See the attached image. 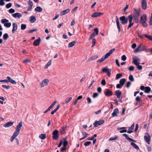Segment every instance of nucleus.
<instances>
[{"label":"nucleus","mask_w":152,"mask_h":152,"mask_svg":"<svg viewBox=\"0 0 152 152\" xmlns=\"http://www.w3.org/2000/svg\"><path fill=\"white\" fill-rule=\"evenodd\" d=\"M119 19L121 21V23L123 25H125L127 24L128 20L129 24L127 27L128 29L131 27L134 24L132 22L133 16L132 15H129L128 18H126L124 15L123 16L120 18Z\"/></svg>","instance_id":"nucleus-1"},{"label":"nucleus","mask_w":152,"mask_h":152,"mask_svg":"<svg viewBox=\"0 0 152 152\" xmlns=\"http://www.w3.org/2000/svg\"><path fill=\"white\" fill-rule=\"evenodd\" d=\"M147 20V16L146 14H144L142 15L141 16L139 23L142 24L144 27H146L148 26L147 23H146Z\"/></svg>","instance_id":"nucleus-2"},{"label":"nucleus","mask_w":152,"mask_h":152,"mask_svg":"<svg viewBox=\"0 0 152 152\" xmlns=\"http://www.w3.org/2000/svg\"><path fill=\"white\" fill-rule=\"evenodd\" d=\"M49 80L47 79H45L43 80L40 83L42 87H43L47 85L49 83Z\"/></svg>","instance_id":"nucleus-3"},{"label":"nucleus","mask_w":152,"mask_h":152,"mask_svg":"<svg viewBox=\"0 0 152 152\" xmlns=\"http://www.w3.org/2000/svg\"><path fill=\"white\" fill-rule=\"evenodd\" d=\"M145 141L148 144H150L151 139L150 135L148 133H146L144 137Z\"/></svg>","instance_id":"nucleus-4"},{"label":"nucleus","mask_w":152,"mask_h":152,"mask_svg":"<svg viewBox=\"0 0 152 152\" xmlns=\"http://www.w3.org/2000/svg\"><path fill=\"white\" fill-rule=\"evenodd\" d=\"M104 123V120H100L99 121H96L94 123V125L95 127H97L99 125L102 124Z\"/></svg>","instance_id":"nucleus-5"},{"label":"nucleus","mask_w":152,"mask_h":152,"mask_svg":"<svg viewBox=\"0 0 152 152\" xmlns=\"http://www.w3.org/2000/svg\"><path fill=\"white\" fill-rule=\"evenodd\" d=\"M58 131L57 130H54L53 133V137L55 140H57L58 138Z\"/></svg>","instance_id":"nucleus-6"},{"label":"nucleus","mask_w":152,"mask_h":152,"mask_svg":"<svg viewBox=\"0 0 152 152\" xmlns=\"http://www.w3.org/2000/svg\"><path fill=\"white\" fill-rule=\"evenodd\" d=\"M144 47H142L141 45H140L134 51V53H139L143 50Z\"/></svg>","instance_id":"nucleus-7"},{"label":"nucleus","mask_w":152,"mask_h":152,"mask_svg":"<svg viewBox=\"0 0 152 152\" xmlns=\"http://www.w3.org/2000/svg\"><path fill=\"white\" fill-rule=\"evenodd\" d=\"M103 14V13L96 12L92 14L91 15V17L92 18H96L100 16Z\"/></svg>","instance_id":"nucleus-8"},{"label":"nucleus","mask_w":152,"mask_h":152,"mask_svg":"<svg viewBox=\"0 0 152 152\" xmlns=\"http://www.w3.org/2000/svg\"><path fill=\"white\" fill-rule=\"evenodd\" d=\"M133 62L136 65H138L140 64V59L138 58H133Z\"/></svg>","instance_id":"nucleus-9"},{"label":"nucleus","mask_w":152,"mask_h":152,"mask_svg":"<svg viewBox=\"0 0 152 152\" xmlns=\"http://www.w3.org/2000/svg\"><path fill=\"white\" fill-rule=\"evenodd\" d=\"M116 22V25L117 27V28L118 30V32H120L121 31V28L120 27V25L118 20V18L117 16L115 17Z\"/></svg>","instance_id":"nucleus-10"},{"label":"nucleus","mask_w":152,"mask_h":152,"mask_svg":"<svg viewBox=\"0 0 152 152\" xmlns=\"http://www.w3.org/2000/svg\"><path fill=\"white\" fill-rule=\"evenodd\" d=\"M113 93V92L112 91L108 89H106V91L104 92V95L108 96L112 95Z\"/></svg>","instance_id":"nucleus-11"},{"label":"nucleus","mask_w":152,"mask_h":152,"mask_svg":"<svg viewBox=\"0 0 152 152\" xmlns=\"http://www.w3.org/2000/svg\"><path fill=\"white\" fill-rule=\"evenodd\" d=\"M142 8V9L145 10L147 8V2L146 0H142L141 2Z\"/></svg>","instance_id":"nucleus-12"},{"label":"nucleus","mask_w":152,"mask_h":152,"mask_svg":"<svg viewBox=\"0 0 152 152\" xmlns=\"http://www.w3.org/2000/svg\"><path fill=\"white\" fill-rule=\"evenodd\" d=\"M12 16L15 18H18L20 19L22 16V15L18 12L15 13L12 15Z\"/></svg>","instance_id":"nucleus-13"},{"label":"nucleus","mask_w":152,"mask_h":152,"mask_svg":"<svg viewBox=\"0 0 152 152\" xmlns=\"http://www.w3.org/2000/svg\"><path fill=\"white\" fill-rule=\"evenodd\" d=\"M12 27L13 28L12 30V33H14L18 29V25L17 23H12Z\"/></svg>","instance_id":"nucleus-14"},{"label":"nucleus","mask_w":152,"mask_h":152,"mask_svg":"<svg viewBox=\"0 0 152 152\" xmlns=\"http://www.w3.org/2000/svg\"><path fill=\"white\" fill-rule=\"evenodd\" d=\"M117 114H119V110L117 108L114 109L113 112L112 113V115L113 117L117 116H118Z\"/></svg>","instance_id":"nucleus-15"},{"label":"nucleus","mask_w":152,"mask_h":152,"mask_svg":"<svg viewBox=\"0 0 152 152\" xmlns=\"http://www.w3.org/2000/svg\"><path fill=\"white\" fill-rule=\"evenodd\" d=\"M41 39L40 37H39L38 39H37L35 40L33 42V45L34 46H38L40 42Z\"/></svg>","instance_id":"nucleus-16"},{"label":"nucleus","mask_w":152,"mask_h":152,"mask_svg":"<svg viewBox=\"0 0 152 152\" xmlns=\"http://www.w3.org/2000/svg\"><path fill=\"white\" fill-rule=\"evenodd\" d=\"M115 49L113 48L110 50L108 53H107L106 55H104L102 57H108L111 54L115 51Z\"/></svg>","instance_id":"nucleus-17"},{"label":"nucleus","mask_w":152,"mask_h":152,"mask_svg":"<svg viewBox=\"0 0 152 152\" xmlns=\"http://www.w3.org/2000/svg\"><path fill=\"white\" fill-rule=\"evenodd\" d=\"M122 135L123 136L125 137V138L129 141H133L134 142H136L135 140L129 137L128 134H123Z\"/></svg>","instance_id":"nucleus-18"},{"label":"nucleus","mask_w":152,"mask_h":152,"mask_svg":"<svg viewBox=\"0 0 152 152\" xmlns=\"http://www.w3.org/2000/svg\"><path fill=\"white\" fill-rule=\"evenodd\" d=\"M23 126L22 123V122H19L16 128V130H18L19 131H20V130L21 129L22 127Z\"/></svg>","instance_id":"nucleus-19"},{"label":"nucleus","mask_w":152,"mask_h":152,"mask_svg":"<svg viewBox=\"0 0 152 152\" xmlns=\"http://www.w3.org/2000/svg\"><path fill=\"white\" fill-rule=\"evenodd\" d=\"M13 124V122L9 121L3 125V126L5 127H8L12 126Z\"/></svg>","instance_id":"nucleus-20"},{"label":"nucleus","mask_w":152,"mask_h":152,"mask_svg":"<svg viewBox=\"0 0 152 152\" xmlns=\"http://www.w3.org/2000/svg\"><path fill=\"white\" fill-rule=\"evenodd\" d=\"M28 4L30 6H29L28 7L27 10L29 11L31 10L32 8V7L33 6V3L32 1L31 0H30L28 1Z\"/></svg>","instance_id":"nucleus-21"},{"label":"nucleus","mask_w":152,"mask_h":152,"mask_svg":"<svg viewBox=\"0 0 152 152\" xmlns=\"http://www.w3.org/2000/svg\"><path fill=\"white\" fill-rule=\"evenodd\" d=\"M7 79L8 80V82H10L11 83L13 84H16V81L12 79L10 77L7 76Z\"/></svg>","instance_id":"nucleus-22"},{"label":"nucleus","mask_w":152,"mask_h":152,"mask_svg":"<svg viewBox=\"0 0 152 152\" xmlns=\"http://www.w3.org/2000/svg\"><path fill=\"white\" fill-rule=\"evenodd\" d=\"M36 20V17L34 16H31L30 17V21L31 23H34Z\"/></svg>","instance_id":"nucleus-23"},{"label":"nucleus","mask_w":152,"mask_h":152,"mask_svg":"<svg viewBox=\"0 0 152 152\" xmlns=\"http://www.w3.org/2000/svg\"><path fill=\"white\" fill-rule=\"evenodd\" d=\"M134 124H132V125L131 127L129 128V131L127 132L128 133L130 134V133H132V132H133V131H131V130H132L133 129L134 127Z\"/></svg>","instance_id":"nucleus-24"},{"label":"nucleus","mask_w":152,"mask_h":152,"mask_svg":"<svg viewBox=\"0 0 152 152\" xmlns=\"http://www.w3.org/2000/svg\"><path fill=\"white\" fill-rule=\"evenodd\" d=\"M121 94V92L119 90L116 91H115V95L117 96L118 98H120Z\"/></svg>","instance_id":"nucleus-25"},{"label":"nucleus","mask_w":152,"mask_h":152,"mask_svg":"<svg viewBox=\"0 0 152 152\" xmlns=\"http://www.w3.org/2000/svg\"><path fill=\"white\" fill-rule=\"evenodd\" d=\"M66 126L62 127L61 128L60 130V133L61 134H63L65 132V129L66 128Z\"/></svg>","instance_id":"nucleus-26"},{"label":"nucleus","mask_w":152,"mask_h":152,"mask_svg":"<svg viewBox=\"0 0 152 152\" xmlns=\"http://www.w3.org/2000/svg\"><path fill=\"white\" fill-rule=\"evenodd\" d=\"M70 12V10L69 9H67L66 10H63L61 12V15H64L66 14L69 13Z\"/></svg>","instance_id":"nucleus-27"},{"label":"nucleus","mask_w":152,"mask_h":152,"mask_svg":"<svg viewBox=\"0 0 152 152\" xmlns=\"http://www.w3.org/2000/svg\"><path fill=\"white\" fill-rule=\"evenodd\" d=\"M62 140L64 146L65 147L68 144V142L65 138L63 139Z\"/></svg>","instance_id":"nucleus-28"},{"label":"nucleus","mask_w":152,"mask_h":152,"mask_svg":"<svg viewBox=\"0 0 152 152\" xmlns=\"http://www.w3.org/2000/svg\"><path fill=\"white\" fill-rule=\"evenodd\" d=\"M126 81V80L125 78H123L121 79L119 81V83L122 86H123L125 82Z\"/></svg>","instance_id":"nucleus-29"},{"label":"nucleus","mask_w":152,"mask_h":152,"mask_svg":"<svg viewBox=\"0 0 152 152\" xmlns=\"http://www.w3.org/2000/svg\"><path fill=\"white\" fill-rule=\"evenodd\" d=\"M42 8L40 7H37L35 9V10L38 12H41L42 11Z\"/></svg>","instance_id":"nucleus-30"},{"label":"nucleus","mask_w":152,"mask_h":152,"mask_svg":"<svg viewBox=\"0 0 152 152\" xmlns=\"http://www.w3.org/2000/svg\"><path fill=\"white\" fill-rule=\"evenodd\" d=\"M131 145L135 149L137 150L139 149V147L138 146L134 143L132 142H131Z\"/></svg>","instance_id":"nucleus-31"},{"label":"nucleus","mask_w":152,"mask_h":152,"mask_svg":"<svg viewBox=\"0 0 152 152\" xmlns=\"http://www.w3.org/2000/svg\"><path fill=\"white\" fill-rule=\"evenodd\" d=\"M51 64V60H50L44 66L45 69L47 68Z\"/></svg>","instance_id":"nucleus-32"},{"label":"nucleus","mask_w":152,"mask_h":152,"mask_svg":"<svg viewBox=\"0 0 152 152\" xmlns=\"http://www.w3.org/2000/svg\"><path fill=\"white\" fill-rule=\"evenodd\" d=\"M151 91L150 88L149 87H145V90L144 91L146 93H148Z\"/></svg>","instance_id":"nucleus-33"},{"label":"nucleus","mask_w":152,"mask_h":152,"mask_svg":"<svg viewBox=\"0 0 152 152\" xmlns=\"http://www.w3.org/2000/svg\"><path fill=\"white\" fill-rule=\"evenodd\" d=\"M76 43V42L75 41H73L71 42H70L68 45V47H71L75 45Z\"/></svg>","instance_id":"nucleus-34"},{"label":"nucleus","mask_w":152,"mask_h":152,"mask_svg":"<svg viewBox=\"0 0 152 152\" xmlns=\"http://www.w3.org/2000/svg\"><path fill=\"white\" fill-rule=\"evenodd\" d=\"M20 132L16 130L14 133L13 135L16 137L19 134Z\"/></svg>","instance_id":"nucleus-35"},{"label":"nucleus","mask_w":152,"mask_h":152,"mask_svg":"<svg viewBox=\"0 0 152 152\" xmlns=\"http://www.w3.org/2000/svg\"><path fill=\"white\" fill-rule=\"evenodd\" d=\"M56 100L54 102H53V103H52V104L48 108V109H49V110H50L51 108H53V107L56 104Z\"/></svg>","instance_id":"nucleus-36"},{"label":"nucleus","mask_w":152,"mask_h":152,"mask_svg":"<svg viewBox=\"0 0 152 152\" xmlns=\"http://www.w3.org/2000/svg\"><path fill=\"white\" fill-rule=\"evenodd\" d=\"M56 100L54 102H53V103H52V104L48 108V109H49V110H50L51 108H53V107L56 104Z\"/></svg>","instance_id":"nucleus-37"},{"label":"nucleus","mask_w":152,"mask_h":152,"mask_svg":"<svg viewBox=\"0 0 152 152\" xmlns=\"http://www.w3.org/2000/svg\"><path fill=\"white\" fill-rule=\"evenodd\" d=\"M56 100L54 102H53V103H52V104L48 108V109H49V110H50L51 108H53V107L56 104Z\"/></svg>","instance_id":"nucleus-38"},{"label":"nucleus","mask_w":152,"mask_h":152,"mask_svg":"<svg viewBox=\"0 0 152 152\" xmlns=\"http://www.w3.org/2000/svg\"><path fill=\"white\" fill-rule=\"evenodd\" d=\"M133 18H134L135 22V23H138V22H139V19L137 17L136 15H134L133 16Z\"/></svg>","instance_id":"nucleus-39"},{"label":"nucleus","mask_w":152,"mask_h":152,"mask_svg":"<svg viewBox=\"0 0 152 152\" xmlns=\"http://www.w3.org/2000/svg\"><path fill=\"white\" fill-rule=\"evenodd\" d=\"M96 36L95 34L94 33V32H93L92 34L90 36L89 38H88V40L90 41L91 39H93L94 37H95Z\"/></svg>","instance_id":"nucleus-40"},{"label":"nucleus","mask_w":152,"mask_h":152,"mask_svg":"<svg viewBox=\"0 0 152 152\" xmlns=\"http://www.w3.org/2000/svg\"><path fill=\"white\" fill-rule=\"evenodd\" d=\"M134 11L138 16L140 15V12L139 10H137L136 8H135L134 9Z\"/></svg>","instance_id":"nucleus-41"},{"label":"nucleus","mask_w":152,"mask_h":152,"mask_svg":"<svg viewBox=\"0 0 152 152\" xmlns=\"http://www.w3.org/2000/svg\"><path fill=\"white\" fill-rule=\"evenodd\" d=\"M39 138L42 140H44L46 138V135L45 134H41L39 136Z\"/></svg>","instance_id":"nucleus-42"},{"label":"nucleus","mask_w":152,"mask_h":152,"mask_svg":"<svg viewBox=\"0 0 152 152\" xmlns=\"http://www.w3.org/2000/svg\"><path fill=\"white\" fill-rule=\"evenodd\" d=\"M144 36L149 40H152V36H151L148 35L147 34H144Z\"/></svg>","instance_id":"nucleus-43"},{"label":"nucleus","mask_w":152,"mask_h":152,"mask_svg":"<svg viewBox=\"0 0 152 152\" xmlns=\"http://www.w3.org/2000/svg\"><path fill=\"white\" fill-rule=\"evenodd\" d=\"M3 39L4 40H7L9 37V36L7 33H5L3 36Z\"/></svg>","instance_id":"nucleus-44"},{"label":"nucleus","mask_w":152,"mask_h":152,"mask_svg":"<svg viewBox=\"0 0 152 152\" xmlns=\"http://www.w3.org/2000/svg\"><path fill=\"white\" fill-rule=\"evenodd\" d=\"M11 25L10 23H5L4 24V26L7 28L10 27Z\"/></svg>","instance_id":"nucleus-45"},{"label":"nucleus","mask_w":152,"mask_h":152,"mask_svg":"<svg viewBox=\"0 0 152 152\" xmlns=\"http://www.w3.org/2000/svg\"><path fill=\"white\" fill-rule=\"evenodd\" d=\"M72 99V97H69L68 99H66L65 100V104H67Z\"/></svg>","instance_id":"nucleus-46"},{"label":"nucleus","mask_w":152,"mask_h":152,"mask_svg":"<svg viewBox=\"0 0 152 152\" xmlns=\"http://www.w3.org/2000/svg\"><path fill=\"white\" fill-rule=\"evenodd\" d=\"M110 69H108L107 68L105 67L103 68L102 69V71L103 72H108L109 70H110Z\"/></svg>","instance_id":"nucleus-47"},{"label":"nucleus","mask_w":152,"mask_h":152,"mask_svg":"<svg viewBox=\"0 0 152 152\" xmlns=\"http://www.w3.org/2000/svg\"><path fill=\"white\" fill-rule=\"evenodd\" d=\"M122 76V74H121L118 73L117 74L116 77V79H118L120 78Z\"/></svg>","instance_id":"nucleus-48"},{"label":"nucleus","mask_w":152,"mask_h":152,"mask_svg":"<svg viewBox=\"0 0 152 152\" xmlns=\"http://www.w3.org/2000/svg\"><path fill=\"white\" fill-rule=\"evenodd\" d=\"M31 60L29 59H26L23 61V62L26 64L28 63H30L31 62Z\"/></svg>","instance_id":"nucleus-49"},{"label":"nucleus","mask_w":152,"mask_h":152,"mask_svg":"<svg viewBox=\"0 0 152 152\" xmlns=\"http://www.w3.org/2000/svg\"><path fill=\"white\" fill-rule=\"evenodd\" d=\"M26 24H22L21 26V29L22 30H24L26 28Z\"/></svg>","instance_id":"nucleus-50"},{"label":"nucleus","mask_w":152,"mask_h":152,"mask_svg":"<svg viewBox=\"0 0 152 152\" xmlns=\"http://www.w3.org/2000/svg\"><path fill=\"white\" fill-rule=\"evenodd\" d=\"M37 29H32L28 31V32L29 33H32L34 32L37 31Z\"/></svg>","instance_id":"nucleus-51"},{"label":"nucleus","mask_w":152,"mask_h":152,"mask_svg":"<svg viewBox=\"0 0 152 152\" xmlns=\"http://www.w3.org/2000/svg\"><path fill=\"white\" fill-rule=\"evenodd\" d=\"M96 43V40L95 39H93L92 40V43L91 45V47H93Z\"/></svg>","instance_id":"nucleus-52"},{"label":"nucleus","mask_w":152,"mask_h":152,"mask_svg":"<svg viewBox=\"0 0 152 152\" xmlns=\"http://www.w3.org/2000/svg\"><path fill=\"white\" fill-rule=\"evenodd\" d=\"M91 142L90 141H86L85 142L84 145L85 146H88L89 145L91 144Z\"/></svg>","instance_id":"nucleus-53"},{"label":"nucleus","mask_w":152,"mask_h":152,"mask_svg":"<svg viewBox=\"0 0 152 152\" xmlns=\"http://www.w3.org/2000/svg\"><path fill=\"white\" fill-rule=\"evenodd\" d=\"M9 22L8 20L6 19H4L1 20V22L3 23H5V22Z\"/></svg>","instance_id":"nucleus-54"},{"label":"nucleus","mask_w":152,"mask_h":152,"mask_svg":"<svg viewBox=\"0 0 152 152\" xmlns=\"http://www.w3.org/2000/svg\"><path fill=\"white\" fill-rule=\"evenodd\" d=\"M129 79L131 81H134V78L133 76L132 75H130L129 77Z\"/></svg>","instance_id":"nucleus-55"},{"label":"nucleus","mask_w":152,"mask_h":152,"mask_svg":"<svg viewBox=\"0 0 152 152\" xmlns=\"http://www.w3.org/2000/svg\"><path fill=\"white\" fill-rule=\"evenodd\" d=\"M2 86L3 88H5L7 89H9L10 88V86H6L5 85H2Z\"/></svg>","instance_id":"nucleus-56"},{"label":"nucleus","mask_w":152,"mask_h":152,"mask_svg":"<svg viewBox=\"0 0 152 152\" xmlns=\"http://www.w3.org/2000/svg\"><path fill=\"white\" fill-rule=\"evenodd\" d=\"M94 33H96V35H97L98 34L99 31L97 28H95L94 29Z\"/></svg>","instance_id":"nucleus-57"},{"label":"nucleus","mask_w":152,"mask_h":152,"mask_svg":"<svg viewBox=\"0 0 152 152\" xmlns=\"http://www.w3.org/2000/svg\"><path fill=\"white\" fill-rule=\"evenodd\" d=\"M12 4L11 3H10L8 4H7L6 5V7L7 8H10L12 6Z\"/></svg>","instance_id":"nucleus-58"},{"label":"nucleus","mask_w":152,"mask_h":152,"mask_svg":"<svg viewBox=\"0 0 152 152\" xmlns=\"http://www.w3.org/2000/svg\"><path fill=\"white\" fill-rule=\"evenodd\" d=\"M128 69L130 71H133L134 70V67L133 66H130L129 67Z\"/></svg>","instance_id":"nucleus-59"},{"label":"nucleus","mask_w":152,"mask_h":152,"mask_svg":"<svg viewBox=\"0 0 152 152\" xmlns=\"http://www.w3.org/2000/svg\"><path fill=\"white\" fill-rule=\"evenodd\" d=\"M5 4V3L3 0H0V6H4Z\"/></svg>","instance_id":"nucleus-60"},{"label":"nucleus","mask_w":152,"mask_h":152,"mask_svg":"<svg viewBox=\"0 0 152 152\" xmlns=\"http://www.w3.org/2000/svg\"><path fill=\"white\" fill-rule=\"evenodd\" d=\"M15 10L12 8H11L9 10V12L10 13H14L15 12Z\"/></svg>","instance_id":"nucleus-61"},{"label":"nucleus","mask_w":152,"mask_h":152,"mask_svg":"<svg viewBox=\"0 0 152 152\" xmlns=\"http://www.w3.org/2000/svg\"><path fill=\"white\" fill-rule=\"evenodd\" d=\"M101 84L102 85H103L104 86H105L106 85V82L104 79L102 80L101 82Z\"/></svg>","instance_id":"nucleus-62"},{"label":"nucleus","mask_w":152,"mask_h":152,"mask_svg":"<svg viewBox=\"0 0 152 152\" xmlns=\"http://www.w3.org/2000/svg\"><path fill=\"white\" fill-rule=\"evenodd\" d=\"M82 134L83 135L85 138H86L88 135V134L87 133L85 132H82Z\"/></svg>","instance_id":"nucleus-63"},{"label":"nucleus","mask_w":152,"mask_h":152,"mask_svg":"<svg viewBox=\"0 0 152 152\" xmlns=\"http://www.w3.org/2000/svg\"><path fill=\"white\" fill-rule=\"evenodd\" d=\"M123 86H122L121 85L120 83L119 84H117L116 85V88H121Z\"/></svg>","instance_id":"nucleus-64"}]
</instances>
